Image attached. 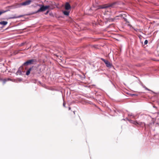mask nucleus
<instances>
[{"label":"nucleus","instance_id":"f257e3e1","mask_svg":"<svg viewBox=\"0 0 159 159\" xmlns=\"http://www.w3.org/2000/svg\"><path fill=\"white\" fill-rule=\"evenodd\" d=\"M38 6L40 7V8L37 11L33 13L32 14H35L39 12L43 11L48 9H52L55 7H54L52 6L51 5L44 6L43 5L39 4L38 5Z\"/></svg>","mask_w":159,"mask_h":159},{"label":"nucleus","instance_id":"f03ea898","mask_svg":"<svg viewBox=\"0 0 159 159\" xmlns=\"http://www.w3.org/2000/svg\"><path fill=\"white\" fill-rule=\"evenodd\" d=\"M116 3H113L111 4H105L102 6H99L98 8H113L114 7V5Z\"/></svg>","mask_w":159,"mask_h":159},{"label":"nucleus","instance_id":"7ed1b4c3","mask_svg":"<svg viewBox=\"0 0 159 159\" xmlns=\"http://www.w3.org/2000/svg\"><path fill=\"white\" fill-rule=\"evenodd\" d=\"M31 0H28L24 2L19 4L18 5V7H20L21 6H25L30 5L31 2H32Z\"/></svg>","mask_w":159,"mask_h":159},{"label":"nucleus","instance_id":"20e7f679","mask_svg":"<svg viewBox=\"0 0 159 159\" xmlns=\"http://www.w3.org/2000/svg\"><path fill=\"white\" fill-rule=\"evenodd\" d=\"M34 61V60L33 59H31L29 60L24 63L23 66H26L28 65L32 64L33 63Z\"/></svg>","mask_w":159,"mask_h":159},{"label":"nucleus","instance_id":"39448f33","mask_svg":"<svg viewBox=\"0 0 159 159\" xmlns=\"http://www.w3.org/2000/svg\"><path fill=\"white\" fill-rule=\"evenodd\" d=\"M65 8L66 10H69L70 9L71 7L69 3H66L65 5Z\"/></svg>","mask_w":159,"mask_h":159},{"label":"nucleus","instance_id":"423d86ee","mask_svg":"<svg viewBox=\"0 0 159 159\" xmlns=\"http://www.w3.org/2000/svg\"><path fill=\"white\" fill-rule=\"evenodd\" d=\"M21 70H22L21 68H19L18 70L16 72V74H17V75H20L22 74Z\"/></svg>","mask_w":159,"mask_h":159},{"label":"nucleus","instance_id":"0eeeda50","mask_svg":"<svg viewBox=\"0 0 159 159\" xmlns=\"http://www.w3.org/2000/svg\"><path fill=\"white\" fill-rule=\"evenodd\" d=\"M7 24V22L6 21H3L0 22V24L2 25L3 26L6 25Z\"/></svg>","mask_w":159,"mask_h":159},{"label":"nucleus","instance_id":"6e6552de","mask_svg":"<svg viewBox=\"0 0 159 159\" xmlns=\"http://www.w3.org/2000/svg\"><path fill=\"white\" fill-rule=\"evenodd\" d=\"M32 69V68H30L29 69L27 70V71L26 74L27 75H28L30 73V71Z\"/></svg>","mask_w":159,"mask_h":159},{"label":"nucleus","instance_id":"1a4fd4ad","mask_svg":"<svg viewBox=\"0 0 159 159\" xmlns=\"http://www.w3.org/2000/svg\"><path fill=\"white\" fill-rule=\"evenodd\" d=\"M63 14L66 16H68L69 15L70 12L68 11H63Z\"/></svg>","mask_w":159,"mask_h":159},{"label":"nucleus","instance_id":"9d476101","mask_svg":"<svg viewBox=\"0 0 159 159\" xmlns=\"http://www.w3.org/2000/svg\"><path fill=\"white\" fill-rule=\"evenodd\" d=\"M105 64H106L107 66L108 67H110L111 66V64L108 61H107Z\"/></svg>","mask_w":159,"mask_h":159},{"label":"nucleus","instance_id":"9b49d317","mask_svg":"<svg viewBox=\"0 0 159 159\" xmlns=\"http://www.w3.org/2000/svg\"><path fill=\"white\" fill-rule=\"evenodd\" d=\"M132 123L136 125H137V124H138V125H140V124H139V123H138L137 122H136V121H132Z\"/></svg>","mask_w":159,"mask_h":159},{"label":"nucleus","instance_id":"f8f14e48","mask_svg":"<svg viewBox=\"0 0 159 159\" xmlns=\"http://www.w3.org/2000/svg\"><path fill=\"white\" fill-rule=\"evenodd\" d=\"M9 80H11L8 78L7 79H5L4 80V83H5L6 81Z\"/></svg>","mask_w":159,"mask_h":159},{"label":"nucleus","instance_id":"ddd939ff","mask_svg":"<svg viewBox=\"0 0 159 159\" xmlns=\"http://www.w3.org/2000/svg\"><path fill=\"white\" fill-rule=\"evenodd\" d=\"M148 43V40H146L145 41L144 43L145 44H147Z\"/></svg>","mask_w":159,"mask_h":159},{"label":"nucleus","instance_id":"4468645a","mask_svg":"<svg viewBox=\"0 0 159 159\" xmlns=\"http://www.w3.org/2000/svg\"><path fill=\"white\" fill-rule=\"evenodd\" d=\"M144 88L146 89L148 91H150V90H149V89H148V88H147L146 87L144 86Z\"/></svg>","mask_w":159,"mask_h":159},{"label":"nucleus","instance_id":"2eb2a0df","mask_svg":"<svg viewBox=\"0 0 159 159\" xmlns=\"http://www.w3.org/2000/svg\"><path fill=\"white\" fill-rule=\"evenodd\" d=\"M102 60L105 63L107 61L104 60L103 59H102Z\"/></svg>","mask_w":159,"mask_h":159},{"label":"nucleus","instance_id":"dca6fc26","mask_svg":"<svg viewBox=\"0 0 159 159\" xmlns=\"http://www.w3.org/2000/svg\"><path fill=\"white\" fill-rule=\"evenodd\" d=\"M102 60L105 63L107 61L104 60L103 59H102Z\"/></svg>","mask_w":159,"mask_h":159},{"label":"nucleus","instance_id":"f3484780","mask_svg":"<svg viewBox=\"0 0 159 159\" xmlns=\"http://www.w3.org/2000/svg\"><path fill=\"white\" fill-rule=\"evenodd\" d=\"M22 16H18L16 17L15 18H20V17H22Z\"/></svg>","mask_w":159,"mask_h":159},{"label":"nucleus","instance_id":"a211bd4d","mask_svg":"<svg viewBox=\"0 0 159 159\" xmlns=\"http://www.w3.org/2000/svg\"><path fill=\"white\" fill-rule=\"evenodd\" d=\"M65 104L66 103H65V102H64L63 103V106L64 107H65Z\"/></svg>","mask_w":159,"mask_h":159},{"label":"nucleus","instance_id":"6ab92c4d","mask_svg":"<svg viewBox=\"0 0 159 159\" xmlns=\"http://www.w3.org/2000/svg\"><path fill=\"white\" fill-rule=\"evenodd\" d=\"M49 11H48L46 13H45V14L46 15H47L48 14V13Z\"/></svg>","mask_w":159,"mask_h":159},{"label":"nucleus","instance_id":"aec40b11","mask_svg":"<svg viewBox=\"0 0 159 159\" xmlns=\"http://www.w3.org/2000/svg\"><path fill=\"white\" fill-rule=\"evenodd\" d=\"M2 13V12L0 11V15H1Z\"/></svg>","mask_w":159,"mask_h":159},{"label":"nucleus","instance_id":"412c9836","mask_svg":"<svg viewBox=\"0 0 159 159\" xmlns=\"http://www.w3.org/2000/svg\"><path fill=\"white\" fill-rule=\"evenodd\" d=\"M70 107H69V109L70 110Z\"/></svg>","mask_w":159,"mask_h":159}]
</instances>
